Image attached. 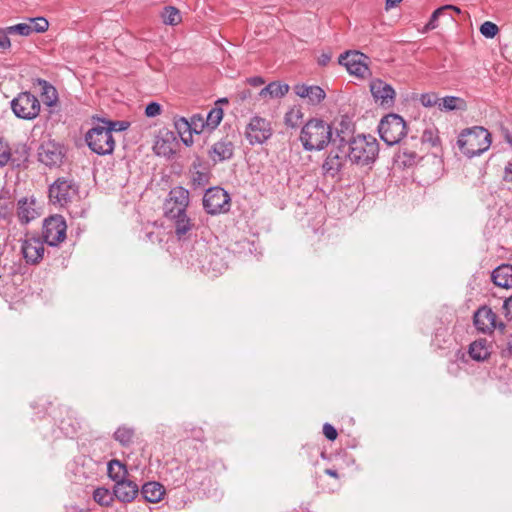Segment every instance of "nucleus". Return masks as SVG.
I'll list each match as a JSON object with an SVG mask.
<instances>
[{"instance_id": "obj_1", "label": "nucleus", "mask_w": 512, "mask_h": 512, "mask_svg": "<svg viewBox=\"0 0 512 512\" xmlns=\"http://www.w3.org/2000/svg\"><path fill=\"white\" fill-rule=\"evenodd\" d=\"M332 127L320 118H311L301 129L300 141L305 151H321L333 143Z\"/></svg>"}, {"instance_id": "obj_2", "label": "nucleus", "mask_w": 512, "mask_h": 512, "mask_svg": "<svg viewBox=\"0 0 512 512\" xmlns=\"http://www.w3.org/2000/svg\"><path fill=\"white\" fill-rule=\"evenodd\" d=\"M346 148L348 159L358 166L373 164L379 154V143L372 135L358 134L351 137Z\"/></svg>"}, {"instance_id": "obj_3", "label": "nucleus", "mask_w": 512, "mask_h": 512, "mask_svg": "<svg viewBox=\"0 0 512 512\" xmlns=\"http://www.w3.org/2000/svg\"><path fill=\"white\" fill-rule=\"evenodd\" d=\"M459 150L468 158L487 151L491 145V133L482 126L466 128L458 136Z\"/></svg>"}, {"instance_id": "obj_4", "label": "nucleus", "mask_w": 512, "mask_h": 512, "mask_svg": "<svg viewBox=\"0 0 512 512\" xmlns=\"http://www.w3.org/2000/svg\"><path fill=\"white\" fill-rule=\"evenodd\" d=\"M89 149L100 156L111 155L115 149V139L102 123H95L85 134Z\"/></svg>"}, {"instance_id": "obj_5", "label": "nucleus", "mask_w": 512, "mask_h": 512, "mask_svg": "<svg viewBox=\"0 0 512 512\" xmlns=\"http://www.w3.org/2000/svg\"><path fill=\"white\" fill-rule=\"evenodd\" d=\"M380 138L388 145L400 143L407 134L405 120L398 114L390 113L384 116L378 125Z\"/></svg>"}, {"instance_id": "obj_6", "label": "nucleus", "mask_w": 512, "mask_h": 512, "mask_svg": "<svg viewBox=\"0 0 512 512\" xmlns=\"http://www.w3.org/2000/svg\"><path fill=\"white\" fill-rule=\"evenodd\" d=\"M193 250L197 253H201L200 257L197 258L198 264L202 271L211 277H217L227 270L228 265L224 258L217 252L210 251L207 244L197 243Z\"/></svg>"}, {"instance_id": "obj_7", "label": "nucleus", "mask_w": 512, "mask_h": 512, "mask_svg": "<svg viewBox=\"0 0 512 512\" xmlns=\"http://www.w3.org/2000/svg\"><path fill=\"white\" fill-rule=\"evenodd\" d=\"M49 199L53 204L67 206L78 195L79 186L68 177H59L49 186Z\"/></svg>"}, {"instance_id": "obj_8", "label": "nucleus", "mask_w": 512, "mask_h": 512, "mask_svg": "<svg viewBox=\"0 0 512 512\" xmlns=\"http://www.w3.org/2000/svg\"><path fill=\"white\" fill-rule=\"evenodd\" d=\"M10 104L15 116L23 120H33L40 113V101L28 91L19 93Z\"/></svg>"}, {"instance_id": "obj_9", "label": "nucleus", "mask_w": 512, "mask_h": 512, "mask_svg": "<svg viewBox=\"0 0 512 512\" xmlns=\"http://www.w3.org/2000/svg\"><path fill=\"white\" fill-rule=\"evenodd\" d=\"M230 196L221 187H211L205 191L203 196L204 210L210 215L228 212L230 209Z\"/></svg>"}, {"instance_id": "obj_10", "label": "nucleus", "mask_w": 512, "mask_h": 512, "mask_svg": "<svg viewBox=\"0 0 512 512\" xmlns=\"http://www.w3.org/2000/svg\"><path fill=\"white\" fill-rule=\"evenodd\" d=\"M66 221L61 215H52L46 218L42 227V238L49 246H57L66 238Z\"/></svg>"}, {"instance_id": "obj_11", "label": "nucleus", "mask_w": 512, "mask_h": 512, "mask_svg": "<svg viewBox=\"0 0 512 512\" xmlns=\"http://www.w3.org/2000/svg\"><path fill=\"white\" fill-rule=\"evenodd\" d=\"M189 191L182 186L172 188L164 203V216L174 218L182 212H186L189 205Z\"/></svg>"}, {"instance_id": "obj_12", "label": "nucleus", "mask_w": 512, "mask_h": 512, "mask_svg": "<svg viewBox=\"0 0 512 512\" xmlns=\"http://www.w3.org/2000/svg\"><path fill=\"white\" fill-rule=\"evenodd\" d=\"M335 145L322 164L323 174L332 178L341 172L348 159L347 145L338 142Z\"/></svg>"}, {"instance_id": "obj_13", "label": "nucleus", "mask_w": 512, "mask_h": 512, "mask_svg": "<svg viewBox=\"0 0 512 512\" xmlns=\"http://www.w3.org/2000/svg\"><path fill=\"white\" fill-rule=\"evenodd\" d=\"M367 60L368 57L359 51H346L339 56L338 63L345 66L350 74L365 78L370 75Z\"/></svg>"}, {"instance_id": "obj_14", "label": "nucleus", "mask_w": 512, "mask_h": 512, "mask_svg": "<svg viewBox=\"0 0 512 512\" xmlns=\"http://www.w3.org/2000/svg\"><path fill=\"white\" fill-rule=\"evenodd\" d=\"M246 139L251 145L263 144L272 136L271 123L260 116H254L245 131Z\"/></svg>"}, {"instance_id": "obj_15", "label": "nucleus", "mask_w": 512, "mask_h": 512, "mask_svg": "<svg viewBox=\"0 0 512 512\" xmlns=\"http://www.w3.org/2000/svg\"><path fill=\"white\" fill-rule=\"evenodd\" d=\"M473 323L476 329L482 333L490 334L495 329L504 332L505 324L497 322V315L487 306L480 307L473 316Z\"/></svg>"}, {"instance_id": "obj_16", "label": "nucleus", "mask_w": 512, "mask_h": 512, "mask_svg": "<svg viewBox=\"0 0 512 512\" xmlns=\"http://www.w3.org/2000/svg\"><path fill=\"white\" fill-rule=\"evenodd\" d=\"M63 146L54 140H47L38 148V160L48 167L59 166L64 157Z\"/></svg>"}, {"instance_id": "obj_17", "label": "nucleus", "mask_w": 512, "mask_h": 512, "mask_svg": "<svg viewBox=\"0 0 512 512\" xmlns=\"http://www.w3.org/2000/svg\"><path fill=\"white\" fill-rule=\"evenodd\" d=\"M370 92L375 102L381 107L389 109L394 106L396 92L390 84L379 78L373 79L370 82Z\"/></svg>"}, {"instance_id": "obj_18", "label": "nucleus", "mask_w": 512, "mask_h": 512, "mask_svg": "<svg viewBox=\"0 0 512 512\" xmlns=\"http://www.w3.org/2000/svg\"><path fill=\"white\" fill-rule=\"evenodd\" d=\"M179 146L176 133L168 129L159 131L153 146L154 152L159 156L170 158Z\"/></svg>"}, {"instance_id": "obj_19", "label": "nucleus", "mask_w": 512, "mask_h": 512, "mask_svg": "<svg viewBox=\"0 0 512 512\" xmlns=\"http://www.w3.org/2000/svg\"><path fill=\"white\" fill-rule=\"evenodd\" d=\"M44 240L40 237H30L23 241L21 251L27 263L37 264L44 256Z\"/></svg>"}, {"instance_id": "obj_20", "label": "nucleus", "mask_w": 512, "mask_h": 512, "mask_svg": "<svg viewBox=\"0 0 512 512\" xmlns=\"http://www.w3.org/2000/svg\"><path fill=\"white\" fill-rule=\"evenodd\" d=\"M36 203L37 202L34 197H23L18 200L17 217L21 224H28L30 221L40 216Z\"/></svg>"}, {"instance_id": "obj_21", "label": "nucleus", "mask_w": 512, "mask_h": 512, "mask_svg": "<svg viewBox=\"0 0 512 512\" xmlns=\"http://www.w3.org/2000/svg\"><path fill=\"white\" fill-rule=\"evenodd\" d=\"M113 492L115 498H117L120 502L130 503L139 494V488L135 482L126 479L124 481L115 483L113 487Z\"/></svg>"}, {"instance_id": "obj_22", "label": "nucleus", "mask_w": 512, "mask_h": 512, "mask_svg": "<svg viewBox=\"0 0 512 512\" xmlns=\"http://www.w3.org/2000/svg\"><path fill=\"white\" fill-rule=\"evenodd\" d=\"M414 142L405 141L399 148V151L395 155V162L403 166L404 168L412 167L415 165L418 160L420 159V156L418 155L417 151L415 150L416 147H413L412 144Z\"/></svg>"}, {"instance_id": "obj_23", "label": "nucleus", "mask_w": 512, "mask_h": 512, "mask_svg": "<svg viewBox=\"0 0 512 512\" xmlns=\"http://www.w3.org/2000/svg\"><path fill=\"white\" fill-rule=\"evenodd\" d=\"M234 145L229 140L216 142L209 150V156L214 162H222L233 157Z\"/></svg>"}, {"instance_id": "obj_24", "label": "nucleus", "mask_w": 512, "mask_h": 512, "mask_svg": "<svg viewBox=\"0 0 512 512\" xmlns=\"http://www.w3.org/2000/svg\"><path fill=\"white\" fill-rule=\"evenodd\" d=\"M294 92L301 98H308L313 105L319 104L326 96L325 91L319 86H307L297 84L294 86Z\"/></svg>"}, {"instance_id": "obj_25", "label": "nucleus", "mask_w": 512, "mask_h": 512, "mask_svg": "<svg viewBox=\"0 0 512 512\" xmlns=\"http://www.w3.org/2000/svg\"><path fill=\"white\" fill-rule=\"evenodd\" d=\"M491 280L498 288H512V265L501 264L491 273Z\"/></svg>"}, {"instance_id": "obj_26", "label": "nucleus", "mask_w": 512, "mask_h": 512, "mask_svg": "<svg viewBox=\"0 0 512 512\" xmlns=\"http://www.w3.org/2000/svg\"><path fill=\"white\" fill-rule=\"evenodd\" d=\"M355 125L348 117H343L339 123V128H336V138L333 140V144L342 143L347 145L348 140L354 137Z\"/></svg>"}, {"instance_id": "obj_27", "label": "nucleus", "mask_w": 512, "mask_h": 512, "mask_svg": "<svg viewBox=\"0 0 512 512\" xmlns=\"http://www.w3.org/2000/svg\"><path fill=\"white\" fill-rule=\"evenodd\" d=\"M164 493L165 491L163 486L158 482L145 483L141 489V495L147 502L150 503L159 502L162 499Z\"/></svg>"}, {"instance_id": "obj_28", "label": "nucleus", "mask_w": 512, "mask_h": 512, "mask_svg": "<svg viewBox=\"0 0 512 512\" xmlns=\"http://www.w3.org/2000/svg\"><path fill=\"white\" fill-rule=\"evenodd\" d=\"M169 219L174 222L175 234L178 239L185 237L194 228V223H192L186 212H182L178 216Z\"/></svg>"}, {"instance_id": "obj_29", "label": "nucleus", "mask_w": 512, "mask_h": 512, "mask_svg": "<svg viewBox=\"0 0 512 512\" xmlns=\"http://www.w3.org/2000/svg\"><path fill=\"white\" fill-rule=\"evenodd\" d=\"M490 353L486 339H479L470 344L469 355L473 360L484 361L490 356Z\"/></svg>"}, {"instance_id": "obj_30", "label": "nucleus", "mask_w": 512, "mask_h": 512, "mask_svg": "<svg viewBox=\"0 0 512 512\" xmlns=\"http://www.w3.org/2000/svg\"><path fill=\"white\" fill-rule=\"evenodd\" d=\"M289 91L288 84H282L280 82H271L267 86L261 89L259 92V96L262 98H266L269 96L270 98H281L285 96Z\"/></svg>"}, {"instance_id": "obj_31", "label": "nucleus", "mask_w": 512, "mask_h": 512, "mask_svg": "<svg viewBox=\"0 0 512 512\" xmlns=\"http://www.w3.org/2000/svg\"><path fill=\"white\" fill-rule=\"evenodd\" d=\"M108 476L115 482L124 481L127 479L128 470L126 465L117 459H112L108 463Z\"/></svg>"}, {"instance_id": "obj_32", "label": "nucleus", "mask_w": 512, "mask_h": 512, "mask_svg": "<svg viewBox=\"0 0 512 512\" xmlns=\"http://www.w3.org/2000/svg\"><path fill=\"white\" fill-rule=\"evenodd\" d=\"M411 142L413 147H417L419 144L429 143L432 147H436L440 144V138L438 136V130L436 128H428L423 131V134L420 139L417 137H411Z\"/></svg>"}, {"instance_id": "obj_33", "label": "nucleus", "mask_w": 512, "mask_h": 512, "mask_svg": "<svg viewBox=\"0 0 512 512\" xmlns=\"http://www.w3.org/2000/svg\"><path fill=\"white\" fill-rule=\"evenodd\" d=\"M92 120L94 122L102 123L105 129L109 130L111 134L113 132L125 131L130 127V122L125 120H110L99 116H93Z\"/></svg>"}, {"instance_id": "obj_34", "label": "nucleus", "mask_w": 512, "mask_h": 512, "mask_svg": "<svg viewBox=\"0 0 512 512\" xmlns=\"http://www.w3.org/2000/svg\"><path fill=\"white\" fill-rule=\"evenodd\" d=\"M38 84L41 86V94L44 104L47 106L55 105L58 101V94L55 87L43 79H38Z\"/></svg>"}, {"instance_id": "obj_35", "label": "nucleus", "mask_w": 512, "mask_h": 512, "mask_svg": "<svg viewBox=\"0 0 512 512\" xmlns=\"http://www.w3.org/2000/svg\"><path fill=\"white\" fill-rule=\"evenodd\" d=\"M114 492L111 493L107 488L98 487L93 492L94 501L104 507H109L114 501Z\"/></svg>"}, {"instance_id": "obj_36", "label": "nucleus", "mask_w": 512, "mask_h": 512, "mask_svg": "<svg viewBox=\"0 0 512 512\" xmlns=\"http://www.w3.org/2000/svg\"><path fill=\"white\" fill-rule=\"evenodd\" d=\"M465 106V101L462 98L455 96H446L440 99L438 103V107L440 110L452 111L463 109Z\"/></svg>"}, {"instance_id": "obj_37", "label": "nucleus", "mask_w": 512, "mask_h": 512, "mask_svg": "<svg viewBox=\"0 0 512 512\" xmlns=\"http://www.w3.org/2000/svg\"><path fill=\"white\" fill-rule=\"evenodd\" d=\"M134 429L128 426L119 427L114 433V439L122 446H128L133 442Z\"/></svg>"}, {"instance_id": "obj_38", "label": "nucleus", "mask_w": 512, "mask_h": 512, "mask_svg": "<svg viewBox=\"0 0 512 512\" xmlns=\"http://www.w3.org/2000/svg\"><path fill=\"white\" fill-rule=\"evenodd\" d=\"M223 119V110L222 108L215 107L209 111L206 116L205 124L206 127L210 129H215Z\"/></svg>"}, {"instance_id": "obj_39", "label": "nucleus", "mask_w": 512, "mask_h": 512, "mask_svg": "<svg viewBox=\"0 0 512 512\" xmlns=\"http://www.w3.org/2000/svg\"><path fill=\"white\" fill-rule=\"evenodd\" d=\"M163 22L167 25H176L181 21L179 10L172 6L164 8Z\"/></svg>"}, {"instance_id": "obj_40", "label": "nucleus", "mask_w": 512, "mask_h": 512, "mask_svg": "<svg viewBox=\"0 0 512 512\" xmlns=\"http://www.w3.org/2000/svg\"><path fill=\"white\" fill-rule=\"evenodd\" d=\"M15 208L14 202L9 198L0 196V217L6 220H10L13 216V210Z\"/></svg>"}, {"instance_id": "obj_41", "label": "nucleus", "mask_w": 512, "mask_h": 512, "mask_svg": "<svg viewBox=\"0 0 512 512\" xmlns=\"http://www.w3.org/2000/svg\"><path fill=\"white\" fill-rule=\"evenodd\" d=\"M31 29V34L35 33H44L49 28V22L44 17H35L29 18V23Z\"/></svg>"}, {"instance_id": "obj_42", "label": "nucleus", "mask_w": 512, "mask_h": 512, "mask_svg": "<svg viewBox=\"0 0 512 512\" xmlns=\"http://www.w3.org/2000/svg\"><path fill=\"white\" fill-rule=\"evenodd\" d=\"M302 116L303 113L301 109L294 107L285 114V124L289 127L295 128Z\"/></svg>"}, {"instance_id": "obj_43", "label": "nucleus", "mask_w": 512, "mask_h": 512, "mask_svg": "<svg viewBox=\"0 0 512 512\" xmlns=\"http://www.w3.org/2000/svg\"><path fill=\"white\" fill-rule=\"evenodd\" d=\"M452 5H444L442 7L437 8L431 15L428 23L425 25V31L433 30L435 29L437 25L438 18L447 10L450 9Z\"/></svg>"}, {"instance_id": "obj_44", "label": "nucleus", "mask_w": 512, "mask_h": 512, "mask_svg": "<svg viewBox=\"0 0 512 512\" xmlns=\"http://www.w3.org/2000/svg\"><path fill=\"white\" fill-rule=\"evenodd\" d=\"M498 32V26L491 21H485L480 26V33L486 38L492 39L498 34Z\"/></svg>"}, {"instance_id": "obj_45", "label": "nucleus", "mask_w": 512, "mask_h": 512, "mask_svg": "<svg viewBox=\"0 0 512 512\" xmlns=\"http://www.w3.org/2000/svg\"><path fill=\"white\" fill-rule=\"evenodd\" d=\"M174 126H175V129L177 131V134L180 136V137H183L186 133L187 134H193L192 130H191V126L189 124V121L184 118V117H181L179 119H176L175 122H174Z\"/></svg>"}, {"instance_id": "obj_46", "label": "nucleus", "mask_w": 512, "mask_h": 512, "mask_svg": "<svg viewBox=\"0 0 512 512\" xmlns=\"http://www.w3.org/2000/svg\"><path fill=\"white\" fill-rule=\"evenodd\" d=\"M11 160V148L8 143L0 138V168L4 167Z\"/></svg>"}, {"instance_id": "obj_47", "label": "nucleus", "mask_w": 512, "mask_h": 512, "mask_svg": "<svg viewBox=\"0 0 512 512\" xmlns=\"http://www.w3.org/2000/svg\"><path fill=\"white\" fill-rule=\"evenodd\" d=\"M6 28H7V32L10 33L11 35H13V34H18L21 36L31 35V29H30V26L28 25V23H19V24L13 25V26H8Z\"/></svg>"}, {"instance_id": "obj_48", "label": "nucleus", "mask_w": 512, "mask_h": 512, "mask_svg": "<svg viewBox=\"0 0 512 512\" xmlns=\"http://www.w3.org/2000/svg\"><path fill=\"white\" fill-rule=\"evenodd\" d=\"M210 175L207 172L196 171L192 177V186L194 188L204 187L208 184Z\"/></svg>"}, {"instance_id": "obj_49", "label": "nucleus", "mask_w": 512, "mask_h": 512, "mask_svg": "<svg viewBox=\"0 0 512 512\" xmlns=\"http://www.w3.org/2000/svg\"><path fill=\"white\" fill-rule=\"evenodd\" d=\"M189 124L192 132L195 134H200L203 128L206 127L204 117L201 114L193 115Z\"/></svg>"}, {"instance_id": "obj_50", "label": "nucleus", "mask_w": 512, "mask_h": 512, "mask_svg": "<svg viewBox=\"0 0 512 512\" xmlns=\"http://www.w3.org/2000/svg\"><path fill=\"white\" fill-rule=\"evenodd\" d=\"M440 99L437 97L435 93H423L420 96V102L425 107H433L438 106Z\"/></svg>"}, {"instance_id": "obj_51", "label": "nucleus", "mask_w": 512, "mask_h": 512, "mask_svg": "<svg viewBox=\"0 0 512 512\" xmlns=\"http://www.w3.org/2000/svg\"><path fill=\"white\" fill-rule=\"evenodd\" d=\"M162 107L157 102H150L146 105L145 115L149 118L156 117L161 114Z\"/></svg>"}, {"instance_id": "obj_52", "label": "nucleus", "mask_w": 512, "mask_h": 512, "mask_svg": "<svg viewBox=\"0 0 512 512\" xmlns=\"http://www.w3.org/2000/svg\"><path fill=\"white\" fill-rule=\"evenodd\" d=\"M10 33L7 32V28H0V49L8 50L11 47V41L9 38Z\"/></svg>"}, {"instance_id": "obj_53", "label": "nucleus", "mask_w": 512, "mask_h": 512, "mask_svg": "<svg viewBox=\"0 0 512 512\" xmlns=\"http://www.w3.org/2000/svg\"><path fill=\"white\" fill-rule=\"evenodd\" d=\"M323 434L325 435V437L327 439L332 440V441L337 438L336 429L331 424H328V423H325L323 425Z\"/></svg>"}, {"instance_id": "obj_54", "label": "nucleus", "mask_w": 512, "mask_h": 512, "mask_svg": "<svg viewBox=\"0 0 512 512\" xmlns=\"http://www.w3.org/2000/svg\"><path fill=\"white\" fill-rule=\"evenodd\" d=\"M503 311L508 320H512V296L508 297L503 303Z\"/></svg>"}, {"instance_id": "obj_55", "label": "nucleus", "mask_w": 512, "mask_h": 512, "mask_svg": "<svg viewBox=\"0 0 512 512\" xmlns=\"http://www.w3.org/2000/svg\"><path fill=\"white\" fill-rule=\"evenodd\" d=\"M247 82L254 87L261 86L265 83L264 79L260 76H254L247 79Z\"/></svg>"}, {"instance_id": "obj_56", "label": "nucleus", "mask_w": 512, "mask_h": 512, "mask_svg": "<svg viewBox=\"0 0 512 512\" xmlns=\"http://www.w3.org/2000/svg\"><path fill=\"white\" fill-rule=\"evenodd\" d=\"M331 58L330 53H322L318 58V64L320 66H326L331 61Z\"/></svg>"}, {"instance_id": "obj_57", "label": "nucleus", "mask_w": 512, "mask_h": 512, "mask_svg": "<svg viewBox=\"0 0 512 512\" xmlns=\"http://www.w3.org/2000/svg\"><path fill=\"white\" fill-rule=\"evenodd\" d=\"M504 180L506 182L512 183V163H509V165L505 168Z\"/></svg>"}, {"instance_id": "obj_58", "label": "nucleus", "mask_w": 512, "mask_h": 512, "mask_svg": "<svg viewBox=\"0 0 512 512\" xmlns=\"http://www.w3.org/2000/svg\"><path fill=\"white\" fill-rule=\"evenodd\" d=\"M505 345L509 354H512V333L506 336Z\"/></svg>"}, {"instance_id": "obj_59", "label": "nucleus", "mask_w": 512, "mask_h": 512, "mask_svg": "<svg viewBox=\"0 0 512 512\" xmlns=\"http://www.w3.org/2000/svg\"><path fill=\"white\" fill-rule=\"evenodd\" d=\"M400 2H402V0H386V2H385V9L389 10V9L395 7Z\"/></svg>"}, {"instance_id": "obj_60", "label": "nucleus", "mask_w": 512, "mask_h": 512, "mask_svg": "<svg viewBox=\"0 0 512 512\" xmlns=\"http://www.w3.org/2000/svg\"><path fill=\"white\" fill-rule=\"evenodd\" d=\"M181 140L186 146H191L193 143L192 134L189 133L187 136L185 134L183 137H181Z\"/></svg>"}, {"instance_id": "obj_61", "label": "nucleus", "mask_w": 512, "mask_h": 512, "mask_svg": "<svg viewBox=\"0 0 512 512\" xmlns=\"http://www.w3.org/2000/svg\"><path fill=\"white\" fill-rule=\"evenodd\" d=\"M505 140L512 146V133L507 128L502 129Z\"/></svg>"}, {"instance_id": "obj_62", "label": "nucleus", "mask_w": 512, "mask_h": 512, "mask_svg": "<svg viewBox=\"0 0 512 512\" xmlns=\"http://www.w3.org/2000/svg\"><path fill=\"white\" fill-rule=\"evenodd\" d=\"M251 97V90L250 89H244L239 93V98L244 101L247 98Z\"/></svg>"}, {"instance_id": "obj_63", "label": "nucleus", "mask_w": 512, "mask_h": 512, "mask_svg": "<svg viewBox=\"0 0 512 512\" xmlns=\"http://www.w3.org/2000/svg\"><path fill=\"white\" fill-rule=\"evenodd\" d=\"M325 474H327V475H329V476H331L333 478H338V473L334 469H330V468L326 469L325 470Z\"/></svg>"}, {"instance_id": "obj_64", "label": "nucleus", "mask_w": 512, "mask_h": 512, "mask_svg": "<svg viewBox=\"0 0 512 512\" xmlns=\"http://www.w3.org/2000/svg\"><path fill=\"white\" fill-rule=\"evenodd\" d=\"M449 10H453L454 12H456V13H458V14H459V13H461L460 8H459V7H457V6H454V5H452V7H450V9H449Z\"/></svg>"}]
</instances>
